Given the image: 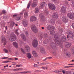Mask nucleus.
I'll list each match as a JSON object with an SVG mask.
<instances>
[{
	"label": "nucleus",
	"mask_w": 74,
	"mask_h": 74,
	"mask_svg": "<svg viewBox=\"0 0 74 74\" xmlns=\"http://www.w3.org/2000/svg\"><path fill=\"white\" fill-rule=\"evenodd\" d=\"M52 18L51 20V22L52 23H55V21L56 19L58 18V15L56 14H54L52 16Z\"/></svg>",
	"instance_id": "nucleus-1"
},
{
	"label": "nucleus",
	"mask_w": 74,
	"mask_h": 74,
	"mask_svg": "<svg viewBox=\"0 0 74 74\" xmlns=\"http://www.w3.org/2000/svg\"><path fill=\"white\" fill-rule=\"evenodd\" d=\"M37 45H38L37 39V38H35L33 40L32 45L34 48H36V47H37Z\"/></svg>",
	"instance_id": "nucleus-2"
},
{
	"label": "nucleus",
	"mask_w": 74,
	"mask_h": 74,
	"mask_svg": "<svg viewBox=\"0 0 74 74\" xmlns=\"http://www.w3.org/2000/svg\"><path fill=\"white\" fill-rule=\"evenodd\" d=\"M49 7L50 9L51 10H55L56 9L55 6L53 4H51L50 3L48 4Z\"/></svg>",
	"instance_id": "nucleus-3"
},
{
	"label": "nucleus",
	"mask_w": 74,
	"mask_h": 74,
	"mask_svg": "<svg viewBox=\"0 0 74 74\" xmlns=\"http://www.w3.org/2000/svg\"><path fill=\"white\" fill-rule=\"evenodd\" d=\"M54 41L56 42V44H60V42L58 40V35H55L54 36Z\"/></svg>",
	"instance_id": "nucleus-4"
},
{
	"label": "nucleus",
	"mask_w": 74,
	"mask_h": 74,
	"mask_svg": "<svg viewBox=\"0 0 74 74\" xmlns=\"http://www.w3.org/2000/svg\"><path fill=\"white\" fill-rule=\"evenodd\" d=\"M16 40V36L15 35L13 34L10 37L9 40L10 41H14Z\"/></svg>",
	"instance_id": "nucleus-5"
},
{
	"label": "nucleus",
	"mask_w": 74,
	"mask_h": 74,
	"mask_svg": "<svg viewBox=\"0 0 74 74\" xmlns=\"http://www.w3.org/2000/svg\"><path fill=\"white\" fill-rule=\"evenodd\" d=\"M68 17H69L71 19H74V14L73 13H69L67 14Z\"/></svg>",
	"instance_id": "nucleus-6"
},
{
	"label": "nucleus",
	"mask_w": 74,
	"mask_h": 74,
	"mask_svg": "<svg viewBox=\"0 0 74 74\" xmlns=\"http://www.w3.org/2000/svg\"><path fill=\"white\" fill-rule=\"evenodd\" d=\"M31 29L33 32H34L35 33H37V28H36L35 25L32 26L31 27Z\"/></svg>",
	"instance_id": "nucleus-7"
},
{
	"label": "nucleus",
	"mask_w": 74,
	"mask_h": 74,
	"mask_svg": "<svg viewBox=\"0 0 74 74\" xmlns=\"http://www.w3.org/2000/svg\"><path fill=\"white\" fill-rule=\"evenodd\" d=\"M62 20L64 23H67L68 22V19H67L66 17L65 16L62 18Z\"/></svg>",
	"instance_id": "nucleus-8"
},
{
	"label": "nucleus",
	"mask_w": 74,
	"mask_h": 74,
	"mask_svg": "<svg viewBox=\"0 0 74 74\" xmlns=\"http://www.w3.org/2000/svg\"><path fill=\"white\" fill-rule=\"evenodd\" d=\"M51 47L53 49H56L55 48L56 47V45L54 42L51 43Z\"/></svg>",
	"instance_id": "nucleus-9"
},
{
	"label": "nucleus",
	"mask_w": 74,
	"mask_h": 74,
	"mask_svg": "<svg viewBox=\"0 0 74 74\" xmlns=\"http://www.w3.org/2000/svg\"><path fill=\"white\" fill-rule=\"evenodd\" d=\"M69 36L71 38H72V39L74 37V36L73 34L72 33V32L70 31H69V32L68 33Z\"/></svg>",
	"instance_id": "nucleus-10"
},
{
	"label": "nucleus",
	"mask_w": 74,
	"mask_h": 74,
	"mask_svg": "<svg viewBox=\"0 0 74 74\" xmlns=\"http://www.w3.org/2000/svg\"><path fill=\"white\" fill-rule=\"evenodd\" d=\"M37 19L36 17L34 16H32L30 18V21H35Z\"/></svg>",
	"instance_id": "nucleus-11"
},
{
	"label": "nucleus",
	"mask_w": 74,
	"mask_h": 74,
	"mask_svg": "<svg viewBox=\"0 0 74 74\" xmlns=\"http://www.w3.org/2000/svg\"><path fill=\"white\" fill-rule=\"evenodd\" d=\"M23 25L25 27H26L27 26V22L26 21H24L22 22Z\"/></svg>",
	"instance_id": "nucleus-12"
},
{
	"label": "nucleus",
	"mask_w": 74,
	"mask_h": 74,
	"mask_svg": "<svg viewBox=\"0 0 74 74\" xmlns=\"http://www.w3.org/2000/svg\"><path fill=\"white\" fill-rule=\"evenodd\" d=\"M2 41L3 42L4 45H5L7 43L6 39H5L4 38H2Z\"/></svg>",
	"instance_id": "nucleus-13"
},
{
	"label": "nucleus",
	"mask_w": 74,
	"mask_h": 74,
	"mask_svg": "<svg viewBox=\"0 0 74 74\" xmlns=\"http://www.w3.org/2000/svg\"><path fill=\"white\" fill-rule=\"evenodd\" d=\"M45 5V2H42L40 5V8H44Z\"/></svg>",
	"instance_id": "nucleus-14"
},
{
	"label": "nucleus",
	"mask_w": 74,
	"mask_h": 74,
	"mask_svg": "<svg viewBox=\"0 0 74 74\" xmlns=\"http://www.w3.org/2000/svg\"><path fill=\"white\" fill-rule=\"evenodd\" d=\"M61 11L64 13H66V9L64 7H62Z\"/></svg>",
	"instance_id": "nucleus-15"
},
{
	"label": "nucleus",
	"mask_w": 74,
	"mask_h": 74,
	"mask_svg": "<svg viewBox=\"0 0 74 74\" xmlns=\"http://www.w3.org/2000/svg\"><path fill=\"white\" fill-rule=\"evenodd\" d=\"M71 45V44L69 42H67L66 43V47H67V48H69Z\"/></svg>",
	"instance_id": "nucleus-16"
},
{
	"label": "nucleus",
	"mask_w": 74,
	"mask_h": 74,
	"mask_svg": "<svg viewBox=\"0 0 74 74\" xmlns=\"http://www.w3.org/2000/svg\"><path fill=\"white\" fill-rule=\"evenodd\" d=\"M21 37L23 39V40H24V41H26V37L24 35V34H21Z\"/></svg>",
	"instance_id": "nucleus-17"
},
{
	"label": "nucleus",
	"mask_w": 74,
	"mask_h": 74,
	"mask_svg": "<svg viewBox=\"0 0 74 74\" xmlns=\"http://www.w3.org/2000/svg\"><path fill=\"white\" fill-rule=\"evenodd\" d=\"M13 44L14 45V47H15V48H17L18 47V43H16V42H14L13 43Z\"/></svg>",
	"instance_id": "nucleus-18"
},
{
	"label": "nucleus",
	"mask_w": 74,
	"mask_h": 74,
	"mask_svg": "<svg viewBox=\"0 0 74 74\" xmlns=\"http://www.w3.org/2000/svg\"><path fill=\"white\" fill-rule=\"evenodd\" d=\"M25 48H26V49L27 50V52H29L30 51V49L29 46L27 45L25 46Z\"/></svg>",
	"instance_id": "nucleus-19"
},
{
	"label": "nucleus",
	"mask_w": 74,
	"mask_h": 74,
	"mask_svg": "<svg viewBox=\"0 0 74 74\" xmlns=\"http://www.w3.org/2000/svg\"><path fill=\"white\" fill-rule=\"evenodd\" d=\"M33 55H34V57H37V54L35 51H34L32 52Z\"/></svg>",
	"instance_id": "nucleus-20"
},
{
	"label": "nucleus",
	"mask_w": 74,
	"mask_h": 74,
	"mask_svg": "<svg viewBox=\"0 0 74 74\" xmlns=\"http://www.w3.org/2000/svg\"><path fill=\"white\" fill-rule=\"evenodd\" d=\"M62 42H64L66 40V36H64L62 37Z\"/></svg>",
	"instance_id": "nucleus-21"
},
{
	"label": "nucleus",
	"mask_w": 74,
	"mask_h": 74,
	"mask_svg": "<svg viewBox=\"0 0 74 74\" xmlns=\"http://www.w3.org/2000/svg\"><path fill=\"white\" fill-rule=\"evenodd\" d=\"M40 11V8H36L35 11L36 13H38L39 11Z\"/></svg>",
	"instance_id": "nucleus-22"
},
{
	"label": "nucleus",
	"mask_w": 74,
	"mask_h": 74,
	"mask_svg": "<svg viewBox=\"0 0 74 74\" xmlns=\"http://www.w3.org/2000/svg\"><path fill=\"white\" fill-rule=\"evenodd\" d=\"M27 57L29 59H30L32 58V56L30 54V53H27Z\"/></svg>",
	"instance_id": "nucleus-23"
},
{
	"label": "nucleus",
	"mask_w": 74,
	"mask_h": 74,
	"mask_svg": "<svg viewBox=\"0 0 74 74\" xmlns=\"http://www.w3.org/2000/svg\"><path fill=\"white\" fill-rule=\"evenodd\" d=\"M37 4L36 3H34L32 5V7H35L37 6Z\"/></svg>",
	"instance_id": "nucleus-24"
},
{
	"label": "nucleus",
	"mask_w": 74,
	"mask_h": 74,
	"mask_svg": "<svg viewBox=\"0 0 74 74\" xmlns=\"http://www.w3.org/2000/svg\"><path fill=\"white\" fill-rule=\"evenodd\" d=\"M21 16H18L16 18V21H20V20H21Z\"/></svg>",
	"instance_id": "nucleus-25"
},
{
	"label": "nucleus",
	"mask_w": 74,
	"mask_h": 74,
	"mask_svg": "<svg viewBox=\"0 0 74 74\" xmlns=\"http://www.w3.org/2000/svg\"><path fill=\"white\" fill-rule=\"evenodd\" d=\"M40 18L44 19V16L42 14H40Z\"/></svg>",
	"instance_id": "nucleus-26"
},
{
	"label": "nucleus",
	"mask_w": 74,
	"mask_h": 74,
	"mask_svg": "<svg viewBox=\"0 0 74 74\" xmlns=\"http://www.w3.org/2000/svg\"><path fill=\"white\" fill-rule=\"evenodd\" d=\"M66 55L67 56H70V52H67Z\"/></svg>",
	"instance_id": "nucleus-27"
},
{
	"label": "nucleus",
	"mask_w": 74,
	"mask_h": 74,
	"mask_svg": "<svg viewBox=\"0 0 74 74\" xmlns=\"http://www.w3.org/2000/svg\"><path fill=\"white\" fill-rule=\"evenodd\" d=\"M53 28H52V26H49L48 27V29L49 30H52Z\"/></svg>",
	"instance_id": "nucleus-28"
},
{
	"label": "nucleus",
	"mask_w": 74,
	"mask_h": 74,
	"mask_svg": "<svg viewBox=\"0 0 74 74\" xmlns=\"http://www.w3.org/2000/svg\"><path fill=\"white\" fill-rule=\"evenodd\" d=\"M27 16H28V14L27 13L25 12L24 13V17H27Z\"/></svg>",
	"instance_id": "nucleus-29"
},
{
	"label": "nucleus",
	"mask_w": 74,
	"mask_h": 74,
	"mask_svg": "<svg viewBox=\"0 0 74 74\" xmlns=\"http://www.w3.org/2000/svg\"><path fill=\"white\" fill-rule=\"evenodd\" d=\"M40 52H42V53H43L44 52V49H40Z\"/></svg>",
	"instance_id": "nucleus-30"
},
{
	"label": "nucleus",
	"mask_w": 74,
	"mask_h": 74,
	"mask_svg": "<svg viewBox=\"0 0 74 74\" xmlns=\"http://www.w3.org/2000/svg\"><path fill=\"white\" fill-rule=\"evenodd\" d=\"M66 74H71V71H66Z\"/></svg>",
	"instance_id": "nucleus-31"
},
{
	"label": "nucleus",
	"mask_w": 74,
	"mask_h": 74,
	"mask_svg": "<svg viewBox=\"0 0 74 74\" xmlns=\"http://www.w3.org/2000/svg\"><path fill=\"white\" fill-rule=\"evenodd\" d=\"M18 29H16L15 30V32L16 33V34H17V36L19 35V33H18Z\"/></svg>",
	"instance_id": "nucleus-32"
},
{
	"label": "nucleus",
	"mask_w": 74,
	"mask_h": 74,
	"mask_svg": "<svg viewBox=\"0 0 74 74\" xmlns=\"http://www.w3.org/2000/svg\"><path fill=\"white\" fill-rule=\"evenodd\" d=\"M42 69L44 70H45V69H47V67L42 66L41 67Z\"/></svg>",
	"instance_id": "nucleus-33"
},
{
	"label": "nucleus",
	"mask_w": 74,
	"mask_h": 74,
	"mask_svg": "<svg viewBox=\"0 0 74 74\" xmlns=\"http://www.w3.org/2000/svg\"><path fill=\"white\" fill-rule=\"evenodd\" d=\"M25 74H28L29 73H31L30 71H25Z\"/></svg>",
	"instance_id": "nucleus-34"
},
{
	"label": "nucleus",
	"mask_w": 74,
	"mask_h": 74,
	"mask_svg": "<svg viewBox=\"0 0 74 74\" xmlns=\"http://www.w3.org/2000/svg\"><path fill=\"white\" fill-rule=\"evenodd\" d=\"M30 3H29L28 5H27V8H30Z\"/></svg>",
	"instance_id": "nucleus-35"
},
{
	"label": "nucleus",
	"mask_w": 74,
	"mask_h": 74,
	"mask_svg": "<svg viewBox=\"0 0 74 74\" xmlns=\"http://www.w3.org/2000/svg\"><path fill=\"white\" fill-rule=\"evenodd\" d=\"M45 12L47 15H48V12L47 10H45Z\"/></svg>",
	"instance_id": "nucleus-36"
},
{
	"label": "nucleus",
	"mask_w": 74,
	"mask_h": 74,
	"mask_svg": "<svg viewBox=\"0 0 74 74\" xmlns=\"http://www.w3.org/2000/svg\"><path fill=\"white\" fill-rule=\"evenodd\" d=\"M4 51L5 52V53H8V50L6 49H4Z\"/></svg>",
	"instance_id": "nucleus-37"
},
{
	"label": "nucleus",
	"mask_w": 74,
	"mask_h": 74,
	"mask_svg": "<svg viewBox=\"0 0 74 74\" xmlns=\"http://www.w3.org/2000/svg\"><path fill=\"white\" fill-rule=\"evenodd\" d=\"M8 62H10V61H5L3 62V63H8Z\"/></svg>",
	"instance_id": "nucleus-38"
},
{
	"label": "nucleus",
	"mask_w": 74,
	"mask_h": 74,
	"mask_svg": "<svg viewBox=\"0 0 74 74\" xmlns=\"http://www.w3.org/2000/svg\"><path fill=\"white\" fill-rule=\"evenodd\" d=\"M8 57H3L2 58V59H8Z\"/></svg>",
	"instance_id": "nucleus-39"
},
{
	"label": "nucleus",
	"mask_w": 74,
	"mask_h": 74,
	"mask_svg": "<svg viewBox=\"0 0 74 74\" xmlns=\"http://www.w3.org/2000/svg\"><path fill=\"white\" fill-rule=\"evenodd\" d=\"M21 51L23 53H25V52L22 49H21Z\"/></svg>",
	"instance_id": "nucleus-40"
},
{
	"label": "nucleus",
	"mask_w": 74,
	"mask_h": 74,
	"mask_svg": "<svg viewBox=\"0 0 74 74\" xmlns=\"http://www.w3.org/2000/svg\"><path fill=\"white\" fill-rule=\"evenodd\" d=\"M13 71H18V68L13 69Z\"/></svg>",
	"instance_id": "nucleus-41"
},
{
	"label": "nucleus",
	"mask_w": 74,
	"mask_h": 74,
	"mask_svg": "<svg viewBox=\"0 0 74 74\" xmlns=\"http://www.w3.org/2000/svg\"><path fill=\"white\" fill-rule=\"evenodd\" d=\"M19 74H25V72H19L18 73Z\"/></svg>",
	"instance_id": "nucleus-42"
},
{
	"label": "nucleus",
	"mask_w": 74,
	"mask_h": 74,
	"mask_svg": "<svg viewBox=\"0 0 74 74\" xmlns=\"http://www.w3.org/2000/svg\"><path fill=\"white\" fill-rule=\"evenodd\" d=\"M2 12H3V14H5L6 13V11L4 10H3L2 11Z\"/></svg>",
	"instance_id": "nucleus-43"
},
{
	"label": "nucleus",
	"mask_w": 74,
	"mask_h": 74,
	"mask_svg": "<svg viewBox=\"0 0 74 74\" xmlns=\"http://www.w3.org/2000/svg\"><path fill=\"white\" fill-rule=\"evenodd\" d=\"M71 26H72V27L73 28V29H74V23H72Z\"/></svg>",
	"instance_id": "nucleus-44"
},
{
	"label": "nucleus",
	"mask_w": 74,
	"mask_h": 74,
	"mask_svg": "<svg viewBox=\"0 0 74 74\" xmlns=\"http://www.w3.org/2000/svg\"><path fill=\"white\" fill-rule=\"evenodd\" d=\"M54 73H59L60 71H54L53 72Z\"/></svg>",
	"instance_id": "nucleus-45"
},
{
	"label": "nucleus",
	"mask_w": 74,
	"mask_h": 74,
	"mask_svg": "<svg viewBox=\"0 0 74 74\" xmlns=\"http://www.w3.org/2000/svg\"><path fill=\"white\" fill-rule=\"evenodd\" d=\"M40 64V65H44L45 64V63H41Z\"/></svg>",
	"instance_id": "nucleus-46"
},
{
	"label": "nucleus",
	"mask_w": 74,
	"mask_h": 74,
	"mask_svg": "<svg viewBox=\"0 0 74 74\" xmlns=\"http://www.w3.org/2000/svg\"><path fill=\"white\" fill-rule=\"evenodd\" d=\"M16 16H17V15H16V14H14L13 15V17H14V18H15V17H16Z\"/></svg>",
	"instance_id": "nucleus-47"
},
{
	"label": "nucleus",
	"mask_w": 74,
	"mask_h": 74,
	"mask_svg": "<svg viewBox=\"0 0 74 74\" xmlns=\"http://www.w3.org/2000/svg\"><path fill=\"white\" fill-rule=\"evenodd\" d=\"M23 70V69H21L20 68H18V71H21V70Z\"/></svg>",
	"instance_id": "nucleus-48"
},
{
	"label": "nucleus",
	"mask_w": 74,
	"mask_h": 74,
	"mask_svg": "<svg viewBox=\"0 0 74 74\" xmlns=\"http://www.w3.org/2000/svg\"><path fill=\"white\" fill-rule=\"evenodd\" d=\"M40 71L38 70H37L35 71V73H37V72H39Z\"/></svg>",
	"instance_id": "nucleus-49"
},
{
	"label": "nucleus",
	"mask_w": 74,
	"mask_h": 74,
	"mask_svg": "<svg viewBox=\"0 0 74 74\" xmlns=\"http://www.w3.org/2000/svg\"><path fill=\"white\" fill-rule=\"evenodd\" d=\"M72 53L73 54H74V50L73 49H72Z\"/></svg>",
	"instance_id": "nucleus-50"
},
{
	"label": "nucleus",
	"mask_w": 74,
	"mask_h": 74,
	"mask_svg": "<svg viewBox=\"0 0 74 74\" xmlns=\"http://www.w3.org/2000/svg\"><path fill=\"white\" fill-rule=\"evenodd\" d=\"M34 67H38V65L37 64H35L34 65Z\"/></svg>",
	"instance_id": "nucleus-51"
},
{
	"label": "nucleus",
	"mask_w": 74,
	"mask_h": 74,
	"mask_svg": "<svg viewBox=\"0 0 74 74\" xmlns=\"http://www.w3.org/2000/svg\"><path fill=\"white\" fill-rule=\"evenodd\" d=\"M62 72L63 74H65L66 73V71H62Z\"/></svg>",
	"instance_id": "nucleus-52"
},
{
	"label": "nucleus",
	"mask_w": 74,
	"mask_h": 74,
	"mask_svg": "<svg viewBox=\"0 0 74 74\" xmlns=\"http://www.w3.org/2000/svg\"><path fill=\"white\" fill-rule=\"evenodd\" d=\"M65 67V68H69V66H66Z\"/></svg>",
	"instance_id": "nucleus-53"
},
{
	"label": "nucleus",
	"mask_w": 74,
	"mask_h": 74,
	"mask_svg": "<svg viewBox=\"0 0 74 74\" xmlns=\"http://www.w3.org/2000/svg\"><path fill=\"white\" fill-rule=\"evenodd\" d=\"M23 14V12H22L20 13V15H22Z\"/></svg>",
	"instance_id": "nucleus-54"
},
{
	"label": "nucleus",
	"mask_w": 74,
	"mask_h": 74,
	"mask_svg": "<svg viewBox=\"0 0 74 74\" xmlns=\"http://www.w3.org/2000/svg\"><path fill=\"white\" fill-rule=\"evenodd\" d=\"M16 67H21V65H16Z\"/></svg>",
	"instance_id": "nucleus-55"
},
{
	"label": "nucleus",
	"mask_w": 74,
	"mask_h": 74,
	"mask_svg": "<svg viewBox=\"0 0 74 74\" xmlns=\"http://www.w3.org/2000/svg\"><path fill=\"white\" fill-rule=\"evenodd\" d=\"M50 33L51 34H53V33L51 31H50Z\"/></svg>",
	"instance_id": "nucleus-56"
},
{
	"label": "nucleus",
	"mask_w": 74,
	"mask_h": 74,
	"mask_svg": "<svg viewBox=\"0 0 74 74\" xmlns=\"http://www.w3.org/2000/svg\"><path fill=\"white\" fill-rule=\"evenodd\" d=\"M47 58H45V59L43 60V61H45V60H47Z\"/></svg>",
	"instance_id": "nucleus-57"
},
{
	"label": "nucleus",
	"mask_w": 74,
	"mask_h": 74,
	"mask_svg": "<svg viewBox=\"0 0 74 74\" xmlns=\"http://www.w3.org/2000/svg\"><path fill=\"white\" fill-rule=\"evenodd\" d=\"M25 34H26V35H27V34H28V33H27V31H26V32Z\"/></svg>",
	"instance_id": "nucleus-58"
},
{
	"label": "nucleus",
	"mask_w": 74,
	"mask_h": 74,
	"mask_svg": "<svg viewBox=\"0 0 74 74\" xmlns=\"http://www.w3.org/2000/svg\"><path fill=\"white\" fill-rule=\"evenodd\" d=\"M12 59L11 58H8V60H12Z\"/></svg>",
	"instance_id": "nucleus-59"
},
{
	"label": "nucleus",
	"mask_w": 74,
	"mask_h": 74,
	"mask_svg": "<svg viewBox=\"0 0 74 74\" xmlns=\"http://www.w3.org/2000/svg\"><path fill=\"white\" fill-rule=\"evenodd\" d=\"M68 65H74V64H69Z\"/></svg>",
	"instance_id": "nucleus-60"
},
{
	"label": "nucleus",
	"mask_w": 74,
	"mask_h": 74,
	"mask_svg": "<svg viewBox=\"0 0 74 74\" xmlns=\"http://www.w3.org/2000/svg\"><path fill=\"white\" fill-rule=\"evenodd\" d=\"M15 59L16 60H18V58H15Z\"/></svg>",
	"instance_id": "nucleus-61"
},
{
	"label": "nucleus",
	"mask_w": 74,
	"mask_h": 74,
	"mask_svg": "<svg viewBox=\"0 0 74 74\" xmlns=\"http://www.w3.org/2000/svg\"><path fill=\"white\" fill-rule=\"evenodd\" d=\"M7 27H7V26H6L5 27V29H6V30H7Z\"/></svg>",
	"instance_id": "nucleus-62"
},
{
	"label": "nucleus",
	"mask_w": 74,
	"mask_h": 74,
	"mask_svg": "<svg viewBox=\"0 0 74 74\" xmlns=\"http://www.w3.org/2000/svg\"><path fill=\"white\" fill-rule=\"evenodd\" d=\"M23 43H22V42H21V43H20V45H21V44H22Z\"/></svg>",
	"instance_id": "nucleus-63"
},
{
	"label": "nucleus",
	"mask_w": 74,
	"mask_h": 74,
	"mask_svg": "<svg viewBox=\"0 0 74 74\" xmlns=\"http://www.w3.org/2000/svg\"><path fill=\"white\" fill-rule=\"evenodd\" d=\"M73 66H69V67H73Z\"/></svg>",
	"instance_id": "nucleus-64"
}]
</instances>
